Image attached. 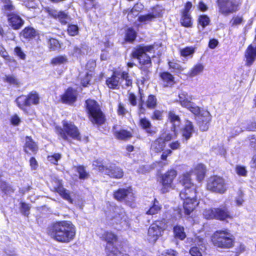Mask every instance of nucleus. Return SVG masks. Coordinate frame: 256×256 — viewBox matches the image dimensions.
Returning a JSON list of instances; mask_svg holds the SVG:
<instances>
[{
    "label": "nucleus",
    "mask_w": 256,
    "mask_h": 256,
    "mask_svg": "<svg viewBox=\"0 0 256 256\" xmlns=\"http://www.w3.org/2000/svg\"><path fill=\"white\" fill-rule=\"evenodd\" d=\"M47 12L50 16L54 18H58L62 24H65L70 20V17L65 12L58 11L52 8H48Z\"/></svg>",
    "instance_id": "dca6fc26"
},
{
    "label": "nucleus",
    "mask_w": 256,
    "mask_h": 256,
    "mask_svg": "<svg viewBox=\"0 0 256 256\" xmlns=\"http://www.w3.org/2000/svg\"><path fill=\"white\" fill-rule=\"evenodd\" d=\"M142 6L141 4H136L131 10L128 13V17H132V16H136L138 14L139 9H142Z\"/></svg>",
    "instance_id": "de8ad7c7"
},
{
    "label": "nucleus",
    "mask_w": 256,
    "mask_h": 256,
    "mask_svg": "<svg viewBox=\"0 0 256 256\" xmlns=\"http://www.w3.org/2000/svg\"><path fill=\"white\" fill-rule=\"evenodd\" d=\"M139 124L147 133L153 134L156 133L150 121L146 118H142L140 120Z\"/></svg>",
    "instance_id": "c85d7f7f"
},
{
    "label": "nucleus",
    "mask_w": 256,
    "mask_h": 256,
    "mask_svg": "<svg viewBox=\"0 0 256 256\" xmlns=\"http://www.w3.org/2000/svg\"><path fill=\"white\" fill-rule=\"evenodd\" d=\"M210 22V19L206 15H200L198 18V24L202 26V28H204L206 26H208Z\"/></svg>",
    "instance_id": "a18cd8bd"
},
{
    "label": "nucleus",
    "mask_w": 256,
    "mask_h": 256,
    "mask_svg": "<svg viewBox=\"0 0 256 256\" xmlns=\"http://www.w3.org/2000/svg\"><path fill=\"white\" fill-rule=\"evenodd\" d=\"M194 52V49L192 47H186L180 50V54L183 56H190Z\"/></svg>",
    "instance_id": "5fc2aeb1"
},
{
    "label": "nucleus",
    "mask_w": 256,
    "mask_h": 256,
    "mask_svg": "<svg viewBox=\"0 0 256 256\" xmlns=\"http://www.w3.org/2000/svg\"><path fill=\"white\" fill-rule=\"evenodd\" d=\"M165 146L164 140L160 137L152 142L150 152L152 153H159L164 150Z\"/></svg>",
    "instance_id": "b1692460"
},
{
    "label": "nucleus",
    "mask_w": 256,
    "mask_h": 256,
    "mask_svg": "<svg viewBox=\"0 0 256 256\" xmlns=\"http://www.w3.org/2000/svg\"><path fill=\"white\" fill-rule=\"evenodd\" d=\"M177 175L176 171L174 170H170L166 172L162 176V192H166L170 188H173L172 182Z\"/></svg>",
    "instance_id": "4468645a"
},
{
    "label": "nucleus",
    "mask_w": 256,
    "mask_h": 256,
    "mask_svg": "<svg viewBox=\"0 0 256 256\" xmlns=\"http://www.w3.org/2000/svg\"><path fill=\"white\" fill-rule=\"evenodd\" d=\"M6 81L10 84H18V80L14 76H6Z\"/></svg>",
    "instance_id": "338daca9"
},
{
    "label": "nucleus",
    "mask_w": 256,
    "mask_h": 256,
    "mask_svg": "<svg viewBox=\"0 0 256 256\" xmlns=\"http://www.w3.org/2000/svg\"><path fill=\"white\" fill-rule=\"evenodd\" d=\"M239 4L238 0H219L218 2L220 12L226 16L236 12Z\"/></svg>",
    "instance_id": "f8f14e48"
},
{
    "label": "nucleus",
    "mask_w": 256,
    "mask_h": 256,
    "mask_svg": "<svg viewBox=\"0 0 256 256\" xmlns=\"http://www.w3.org/2000/svg\"><path fill=\"white\" fill-rule=\"evenodd\" d=\"M180 182L184 186V189L180 192V196L184 200V213L188 215L198 204L196 198V186L191 182L190 174H184L180 180Z\"/></svg>",
    "instance_id": "f257e3e1"
},
{
    "label": "nucleus",
    "mask_w": 256,
    "mask_h": 256,
    "mask_svg": "<svg viewBox=\"0 0 256 256\" xmlns=\"http://www.w3.org/2000/svg\"><path fill=\"white\" fill-rule=\"evenodd\" d=\"M77 95L76 90L70 88H68L65 93L61 96L62 102L68 104H73L76 100Z\"/></svg>",
    "instance_id": "6ab92c4d"
},
{
    "label": "nucleus",
    "mask_w": 256,
    "mask_h": 256,
    "mask_svg": "<svg viewBox=\"0 0 256 256\" xmlns=\"http://www.w3.org/2000/svg\"><path fill=\"white\" fill-rule=\"evenodd\" d=\"M106 252L107 256H126V254L122 253L116 248L108 250Z\"/></svg>",
    "instance_id": "09e8293b"
},
{
    "label": "nucleus",
    "mask_w": 256,
    "mask_h": 256,
    "mask_svg": "<svg viewBox=\"0 0 256 256\" xmlns=\"http://www.w3.org/2000/svg\"><path fill=\"white\" fill-rule=\"evenodd\" d=\"M236 174L240 176H245L247 174V170L244 166L238 165L236 167Z\"/></svg>",
    "instance_id": "603ef678"
},
{
    "label": "nucleus",
    "mask_w": 256,
    "mask_h": 256,
    "mask_svg": "<svg viewBox=\"0 0 256 256\" xmlns=\"http://www.w3.org/2000/svg\"><path fill=\"white\" fill-rule=\"evenodd\" d=\"M204 217L206 219H216L224 220L232 218L230 212L226 206H222L218 208H209L205 209L203 212Z\"/></svg>",
    "instance_id": "423d86ee"
},
{
    "label": "nucleus",
    "mask_w": 256,
    "mask_h": 256,
    "mask_svg": "<svg viewBox=\"0 0 256 256\" xmlns=\"http://www.w3.org/2000/svg\"><path fill=\"white\" fill-rule=\"evenodd\" d=\"M174 232L175 236L181 240H183L186 237L183 226H176L174 227Z\"/></svg>",
    "instance_id": "f704fd0d"
},
{
    "label": "nucleus",
    "mask_w": 256,
    "mask_h": 256,
    "mask_svg": "<svg viewBox=\"0 0 256 256\" xmlns=\"http://www.w3.org/2000/svg\"><path fill=\"white\" fill-rule=\"evenodd\" d=\"M166 220H156L150 225L148 234V240L150 242H155L162 236V232L166 228Z\"/></svg>",
    "instance_id": "1a4fd4ad"
},
{
    "label": "nucleus",
    "mask_w": 256,
    "mask_h": 256,
    "mask_svg": "<svg viewBox=\"0 0 256 256\" xmlns=\"http://www.w3.org/2000/svg\"><path fill=\"white\" fill-rule=\"evenodd\" d=\"M190 106H186L185 108L188 109L192 112L195 115H199L202 112V111H200V108L198 106H196L194 103L190 102Z\"/></svg>",
    "instance_id": "49530a36"
},
{
    "label": "nucleus",
    "mask_w": 256,
    "mask_h": 256,
    "mask_svg": "<svg viewBox=\"0 0 256 256\" xmlns=\"http://www.w3.org/2000/svg\"><path fill=\"white\" fill-rule=\"evenodd\" d=\"M36 31L32 28H26L22 30V35L26 38H32L36 36Z\"/></svg>",
    "instance_id": "ea45409f"
},
{
    "label": "nucleus",
    "mask_w": 256,
    "mask_h": 256,
    "mask_svg": "<svg viewBox=\"0 0 256 256\" xmlns=\"http://www.w3.org/2000/svg\"><path fill=\"white\" fill-rule=\"evenodd\" d=\"M86 52V49L83 45L80 46H75L74 48L73 55L78 57L84 54Z\"/></svg>",
    "instance_id": "c03bdc74"
},
{
    "label": "nucleus",
    "mask_w": 256,
    "mask_h": 256,
    "mask_svg": "<svg viewBox=\"0 0 256 256\" xmlns=\"http://www.w3.org/2000/svg\"><path fill=\"white\" fill-rule=\"evenodd\" d=\"M229 130V134L232 137H234L238 135L242 132V130L238 126L234 127V128H230Z\"/></svg>",
    "instance_id": "680f3d73"
},
{
    "label": "nucleus",
    "mask_w": 256,
    "mask_h": 256,
    "mask_svg": "<svg viewBox=\"0 0 256 256\" xmlns=\"http://www.w3.org/2000/svg\"><path fill=\"white\" fill-rule=\"evenodd\" d=\"M18 106L25 112L27 107L31 104H38L40 102V96L36 92H32L28 96L22 95L16 100Z\"/></svg>",
    "instance_id": "0eeeda50"
},
{
    "label": "nucleus",
    "mask_w": 256,
    "mask_h": 256,
    "mask_svg": "<svg viewBox=\"0 0 256 256\" xmlns=\"http://www.w3.org/2000/svg\"><path fill=\"white\" fill-rule=\"evenodd\" d=\"M114 197L117 200L130 206L135 200L134 194L130 187L118 189L114 192Z\"/></svg>",
    "instance_id": "9d476101"
},
{
    "label": "nucleus",
    "mask_w": 256,
    "mask_h": 256,
    "mask_svg": "<svg viewBox=\"0 0 256 256\" xmlns=\"http://www.w3.org/2000/svg\"><path fill=\"white\" fill-rule=\"evenodd\" d=\"M204 70V66L202 64H195L188 73L190 77H194L200 74Z\"/></svg>",
    "instance_id": "7c9ffc66"
},
{
    "label": "nucleus",
    "mask_w": 256,
    "mask_h": 256,
    "mask_svg": "<svg viewBox=\"0 0 256 256\" xmlns=\"http://www.w3.org/2000/svg\"><path fill=\"white\" fill-rule=\"evenodd\" d=\"M180 22L185 27H190L192 25V22L190 14L188 13L183 12Z\"/></svg>",
    "instance_id": "c9c22d12"
},
{
    "label": "nucleus",
    "mask_w": 256,
    "mask_h": 256,
    "mask_svg": "<svg viewBox=\"0 0 256 256\" xmlns=\"http://www.w3.org/2000/svg\"><path fill=\"white\" fill-rule=\"evenodd\" d=\"M178 97L179 102L182 106H190V102L192 100V96L188 95L186 92H182L179 94Z\"/></svg>",
    "instance_id": "c756f323"
},
{
    "label": "nucleus",
    "mask_w": 256,
    "mask_h": 256,
    "mask_svg": "<svg viewBox=\"0 0 256 256\" xmlns=\"http://www.w3.org/2000/svg\"><path fill=\"white\" fill-rule=\"evenodd\" d=\"M153 19H154V18L152 13L146 15H142L138 17V20L140 22L151 21Z\"/></svg>",
    "instance_id": "6e6d98bb"
},
{
    "label": "nucleus",
    "mask_w": 256,
    "mask_h": 256,
    "mask_svg": "<svg viewBox=\"0 0 256 256\" xmlns=\"http://www.w3.org/2000/svg\"><path fill=\"white\" fill-rule=\"evenodd\" d=\"M14 52L15 54L22 60H24L26 58V56L20 47H16L14 49Z\"/></svg>",
    "instance_id": "bf43d9fd"
},
{
    "label": "nucleus",
    "mask_w": 256,
    "mask_h": 256,
    "mask_svg": "<svg viewBox=\"0 0 256 256\" xmlns=\"http://www.w3.org/2000/svg\"><path fill=\"white\" fill-rule=\"evenodd\" d=\"M207 189L212 192L224 194L227 186L224 178L216 176L210 177L208 180Z\"/></svg>",
    "instance_id": "9b49d317"
},
{
    "label": "nucleus",
    "mask_w": 256,
    "mask_h": 256,
    "mask_svg": "<svg viewBox=\"0 0 256 256\" xmlns=\"http://www.w3.org/2000/svg\"><path fill=\"white\" fill-rule=\"evenodd\" d=\"M54 188L64 199L72 203V200L70 192L62 186L60 182H58L57 186Z\"/></svg>",
    "instance_id": "bb28decb"
},
{
    "label": "nucleus",
    "mask_w": 256,
    "mask_h": 256,
    "mask_svg": "<svg viewBox=\"0 0 256 256\" xmlns=\"http://www.w3.org/2000/svg\"><path fill=\"white\" fill-rule=\"evenodd\" d=\"M86 103L89 118L92 122L97 124H102L105 120L104 116L98 102L92 100H88Z\"/></svg>",
    "instance_id": "39448f33"
},
{
    "label": "nucleus",
    "mask_w": 256,
    "mask_h": 256,
    "mask_svg": "<svg viewBox=\"0 0 256 256\" xmlns=\"http://www.w3.org/2000/svg\"><path fill=\"white\" fill-rule=\"evenodd\" d=\"M156 102L157 100L156 97L151 94L148 96L146 102V105L148 108L152 109L154 108L156 106Z\"/></svg>",
    "instance_id": "a19ab883"
},
{
    "label": "nucleus",
    "mask_w": 256,
    "mask_h": 256,
    "mask_svg": "<svg viewBox=\"0 0 256 256\" xmlns=\"http://www.w3.org/2000/svg\"><path fill=\"white\" fill-rule=\"evenodd\" d=\"M161 208L162 207L159 202L156 199H154L152 205L147 211L146 214L150 215L158 214L161 210Z\"/></svg>",
    "instance_id": "72a5a7b5"
},
{
    "label": "nucleus",
    "mask_w": 256,
    "mask_h": 256,
    "mask_svg": "<svg viewBox=\"0 0 256 256\" xmlns=\"http://www.w3.org/2000/svg\"><path fill=\"white\" fill-rule=\"evenodd\" d=\"M92 78V74L86 73L85 76V78L82 79V84L84 86H86L89 84Z\"/></svg>",
    "instance_id": "774afa93"
},
{
    "label": "nucleus",
    "mask_w": 256,
    "mask_h": 256,
    "mask_svg": "<svg viewBox=\"0 0 256 256\" xmlns=\"http://www.w3.org/2000/svg\"><path fill=\"white\" fill-rule=\"evenodd\" d=\"M98 170L100 172L108 174L110 177L116 179L122 178L124 174L122 169L115 164L100 166Z\"/></svg>",
    "instance_id": "ddd939ff"
},
{
    "label": "nucleus",
    "mask_w": 256,
    "mask_h": 256,
    "mask_svg": "<svg viewBox=\"0 0 256 256\" xmlns=\"http://www.w3.org/2000/svg\"><path fill=\"white\" fill-rule=\"evenodd\" d=\"M136 33L132 28H128L126 33L125 40L128 42H132L135 40Z\"/></svg>",
    "instance_id": "58836bf2"
},
{
    "label": "nucleus",
    "mask_w": 256,
    "mask_h": 256,
    "mask_svg": "<svg viewBox=\"0 0 256 256\" xmlns=\"http://www.w3.org/2000/svg\"><path fill=\"white\" fill-rule=\"evenodd\" d=\"M67 57L65 55H60L56 56L51 60V64L54 65H60L65 64L67 62Z\"/></svg>",
    "instance_id": "4c0bfd02"
},
{
    "label": "nucleus",
    "mask_w": 256,
    "mask_h": 256,
    "mask_svg": "<svg viewBox=\"0 0 256 256\" xmlns=\"http://www.w3.org/2000/svg\"><path fill=\"white\" fill-rule=\"evenodd\" d=\"M120 73L114 72L110 78L106 80V84L108 86L112 89L118 88L120 84Z\"/></svg>",
    "instance_id": "4be33fe9"
},
{
    "label": "nucleus",
    "mask_w": 256,
    "mask_h": 256,
    "mask_svg": "<svg viewBox=\"0 0 256 256\" xmlns=\"http://www.w3.org/2000/svg\"><path fill=\"white\" fill-rule=\"evenodd\" d=\"M120 84L123 88H127L132 86V80L130 78L128 74L126 72L120 73Z\"/></svg>",
    "instance_id": "2f4dec72"
},
{
    "label": "nucleus",
    "mask_w": 256,
    "mask_h": 256,
    "mask_svg": "<svg viewBox=\"0 0 256 256\" xmlns=\"http://www.w3.org/2000/svg\"><path fill=\"white\" fill-rule=\"evenodd\" d=\"M47 38L48 40V48L50 51L56 50L60 48V44L57 40L50 38Z\"/></svg>",
    "instance_id": "79ce46f5"
},
{
    "label": "nucleus",
    "mask_w": 256,
    "mask_h": 256,
    "mask_svg": "<svg viewBox=\"0 0 256 256\" xmlns=\"http://www.w3.org/2000/svg\"><path fill=\"white\" fill-rule=\"evenodd\" d=\"M151 118L153 120H161L162 118V112L159 110H156L153 114Z\"/></svg>",
    "instance_id": "e2e57ef3"
},
{
    "label": "nucleus",
    "mask_w": 256,
    "mask_h": 256,
    "mask_svg": "<svg viewBox=\"0 0 256 256\" xmlns=\"http://www.w3.org/2000/svg\"><path fill=\"white\" fill-rule=\"evenodd\" d=\"M128 98V100L131 105L136 106L137 104L136 98L134 94H129Z\"/></svg>",
    "instance_id": "69168bd1"
},
{
    "label": "nucleus",
    "mask_w": 256,
    "mask_h": 256,
    "mask_svg": "<svg viewBox=\"0 0 256 256\" xmlns=\"http://www.w3.org/2000/svg\"><path fill=\"white\" fill-rule=\"evenodd\" d=\"M170 68L172 70V72H180L183 71L184 68L180 64L179 62L172 60L168 62Z\"/></svg>",
    "instance_id": "e433bc0d"
},
{
    "label": "nucleus",
    "mask_w": 256,
    "mask_h": 256,
    "mask_svg": "<svg viewBox=\"0 0 256 256\" xmlns=\"http://www.w3.org/2000/svg\"><path fill=\"white\" fill-rule=\"evenodd\" d=\"M194 132L192 122L186 120L182 129V136L186 140L190 138Z\"/></svg>",
    "instance_id": "5701e85b"
},
{
    "label": "nucleus",
    "mask_w": 256,
    "mask_h": 256,
    "mask_svg": "<svg viewBox=\"0 0 256 256\" xmlns=\"http://www.w3.org/2000/svg\"><path fill=\"white\" fill-rule=\"evenodd\" d=\"M38 150V146L36 143L30 137L26 136L24 146V152L31 154H36Z\"/></svg>",
    "instance_id": "393cba45"
},
{
    "label": "nucleus",
    "mask_w": 256,
    "mask_h": 256,
    "mask_svg": "<svg viewBox=\"0 0 256 256\" xmlns=\"http://www.w3.org/2000/svg\"><path fill=\"white\" fill-rule=\"evenodd\" d=\"M4 2V8L3 9L6 11L10 12L14 10V6L12 5V2L10 0H2Z\"/></svg>",
    "instance_id": "4d7b16f0"
},
{
    "label": "nucleus",
    "mask_w": 256,
    "mask_h": 256,
    "mask_svg": "<svg viewBox=\"0 0 256 256\" xmlns=\"http://www.w3.org/2000/svg\"><path fill=\"white\" fill-rule=\"evenodd\" d=\"M60 158L61 155L60 154H54L48 157V160L54 164H56Z\"/></svg>",
    "instance_id": "052dcab7"
},
{
    "label": "nucleus",
    "mask_w": 256,
    "mask_h": 256,
    "mask_svg": "<svg viewBox=\"0 0 256 256\" xmlns=\"http://www.w3.org/2000/svg\"><path fill=\"white\" fill-rule=\"evenodd\" d=\"M162 12V8L157 6L153 8L151 13L152 14V16H154V18H158L161 16Z\"/></svg>",
    "instance_id": "13d9d810"
},
{
    "label": "nucleus",
    "mask_w": 256,
    "mask_h": 256,
    "mask_svg": "<svg viewBox=\"0 0 256 256\" xmlns=\"http://www.w3.org/2000/svg\"><path fill=\"white\" fill-rule=\"evenodd\" d=\"M114 136L120 140H125L131 137L130 132L125 130L116 132Z\"/></svg>",
    "instance_id": "37998d69"
},
{
    "label": "nucleus",
    "mask_w": 256,
    "mask_h": 256,
    "mask_svg": "<svg viewBox=\"0 0 256 256\" xmlns=\"http://www.w3.org/2000/svg\"><path fill=\"white\" fill-rule=\"evenodd\" d=\"M245 56L246 59V64L250 66L256 58V46L250 45L246 50Z\"/></svg>",
    "instance_id": "a878e982"
},
{
    "label": "nucleus",
    "mask_w": 256,
    "mask_h": 256,
    "mask_svg": "<svg viewBox=\"0 0 256 256\" xmlns=\"http://www.w3.org/2000/svg\"><path fill=\"white\" fill-rule=\"evenodd\" d=\"M127 216L126 215L124 210L118 206H114L113 212L111 214L112 223L122 224L126 222Z\"/></svg>",
    "instance_id": "2eb2a0df"
},
{
    "label": "nucleus",
    "mask_w": 256,
    "mask_h": 256,
    "mask_svg": "<svg viewBox=\"0 0 256 256\" xmlns=\"http://www.w3.org/2000/svg\"><path fill=\"white\" fill-rule=\"evenodd\" d=\"M50 234L56 241L68 243L74 239L76 228L70 221L59 222L52 224Z\"/></svg>",
    "instance_id": "f03ea898"
},
{
    "label": "nucleus",
    "mask_w": 256,
    "mask_h": 256,
    "mask_svg": "<svg viewBox=\"0 0 256 256\" xmlns=\"http://www.w3.org/2000/svg\"><path fill=\"white\" fill-rule=\"evenodd\" d=\"M213 244L222 248H230L234 246L235 238L228 230L216 231L212 236Z\"/></svg>",
    "instance_id": "7ed1b4c3"
},
{
    "label": "nucleus",
    "mask_w": 256,
    "mask_h": 256,
    "mask_svg": "<svg viewBox=\"0 0 256 256\" xmlns=\"http://www.w3.org/2000/svg\"><path fill=\"white\" fill-rule=\"evenodd\" d=\"M77 172L79 174V177L81 179H86L88 178V174L86 171L82 166H80L77 168Z\"/></svg>",
    "instance_id": "8fccbe9b"
},
{
    "label": "nucleus",
    "mask_w": 256,
    "mask_h": 256,
    "mask_svg": "<svg viewBox=\"0 0 256 256\" xmlns=\"http://www.w3.org/2000/svg\"><path fill=\"white\" fill-rule=\"evenodd\" d=\"M153 46H138L136 47L132 53L134 58H137L140 64H151L150 56L146 52H152L154 51Z\"/></svg>",
    "instance_id": "6e6552de"
},
{
    "label": "nucleus",
    "mask_w": 256,
    "mask_h": 256,
    "mask_svg": "<svg viewBox=\"0 0 256 256\" xmlns=\"http://www.w3.org/2000/svg\"><path fill=\"white\" fill-rule=\"evenodd\" d=\"M160 77L162 81V84L165 87L172 86L174 83V77L168 72L161 73Z\"/></svg>",
    "instance_id": "cd10ccee"
},
{
    "label": "nucleus",
    "mask_w": 256,
    "mask_h": 256,
    "mask_svg": "<svg viewBox=\"0 0 256 256\" xmlns=\"http://www.w3.org/2000/svg\"><path fill=\"white\" fill-rule=\"evenodd\" d=\"M168 118L170 122L174 126L172 130L175 132L176 127L178 126L180 124V118L174 112H170L168 114Z\"/></svg>",
    "instance_id": "473e14b6"
},
{
    "label": "nucleus",
    "mask_w": 256,
    "mask_h": 256,
    "mask_svg": "<svg viewBox=\"0 0 256 256\" xmlns=\"http://www.w3.org/2000/svg\"><path fill=\"white\" fill-rule=\"evenodd\" d=\"M10 25L14 30L20 29L24 24L20 16L14 14L6 13Z\"/></svg>",
    "instance_id": "412c9836"
},
{
    "label": "nucleus",
    "mask_w": 256,
    "mask_h": 256,
    "mask_svg": "<svg viewBox=\"0 0 256 256\" xmlns=\"http://www.w3.org/2000/svg\"><path fill=\"white\" fill-rule=\"evenodd\" d=\"M103 238L106 242V252L116 248V244L117 243V236L110 232H106L103 234Z\"/></svg>",
    "instance_id": "a211bd4d"
},
{
    "label": "nucleus",
    "mask_w": 256,
    "mask_h": 256,
    "mask_svg": "<svg viewBox=\"0 0 256 256\" xmlns=\"http://www.w3.org/2000/svg\"><path fill=\"white\" fill-rule=\"evenodd\" d=\"M206 167L205 166L200 164H197L193 169H192L189 172L186 174H190V176L194 175L196 176V180L198 182L202 181L204 180L205 176Z\"/></svg>",
    "instance_id": "aec40b11"
},
{
    "label": "nucleus",
    "mask_w": 256,
    "mask_h": 256,
    "mask_svg": "<svg viewBox=\"0 0 256 256\" xmlns=\"http://www.w3.org/2000/svg\"><path fill=\"white\" fill-rule=\"evenodd\" d=\"M63 128L56 127L57 134L63 140H68V137L76 140H80L81 136L78 128L71 122L64 120Z\"/></svg>",
    "instance_id": "20e7f679"
},
{
    "label": "nucleus",
    "mask_w": 256,
    "mask_h": 256,
    "mask_svg": "<svg viewBox=\"0 0 256 256\" xmlns=\"http://www.w3.org/2000/svg\"><path fill=\"white\" fill-rule=\"evenodd\" d=\"M78 28L76 25H70L68 28V32L71 36H76L78 34Z\"/></svg>",
    "instance_id": "3c124183"
},
{
    "label": "nucleus",
    "mask_w": 256,
    "mask_h": 256,
    "mask_svg": "<svg viewBox=\"0 0 256 256\" xmlns=\"http://www.w3.org/2000/svg\"><path fill=\"white\" fill-rule=\"evenodd\" d=\"M190 253L192 256H202L199 248L196 246L192 248L190 250Z\"/></svg>",
    "instance_id": "0e129e2a"
},
{
    "label": "nucleus",
    "mask_w": 256,
    "mask_h": 256,
    "mask_svg": "<svg viewBox=\"0 0 256 256\" xmlns=\"http://www.w3.org/2000/svg\"><path fill=\"white\" fill-rule=\"evenodd\" d=\"M20 208L22 213L26 216H28L29 214V210L30 208V206L25 202H22L20 204Z\"/></svg>",
    "instance_id": "864d4df0"
},
{
    "label": "nucleus",
    "mask_w": 256,
    "mask_h": 256,
    "mask_svg": "<svg viewBox=\"0 0 256 256\" xmlns=\"http://www.w3.org/2000/svg\"><path fill=\"white\" fill-rule=\"evenodd\" d=\"M198 118L200 130L202 131L207 130L212 119L210 112L207 110H202V112L198 116Z\"/></svg>",
    "instance_id": "f3484780"
}]
</instances>
